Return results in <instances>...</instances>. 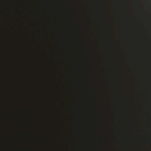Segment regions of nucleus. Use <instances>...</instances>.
<instances>
[{
  "label": "nucleus",
  "mask_w": 151,
  "mask_h": 151,
  "mask_svg": "<svg viewBox=\"0 0 151 151\" xmlns=\"http://www.w3.org/2000/svg\"><path fill=\"white\" fill-rule=\"evenodd\" d=\"M1 9H4L2 8V0H1Z\"/></svg>",
  "instance_id": "1"
},
{
  "label": "nucleus",
  "mask_w": 151,
  "mask_h": 151,
  "mask_svg": "<svg viewBox=\"0 0 151 151\" xmlns=\"http://www.w3.org/2000/svg\"><path fill=\"white\" fill-rule=\"evenodd\" d=\"M6 1L7 3H9L13 2L14 0H6Z\"/></svg>",
  "instance_id": "2"
}]
</instances>
